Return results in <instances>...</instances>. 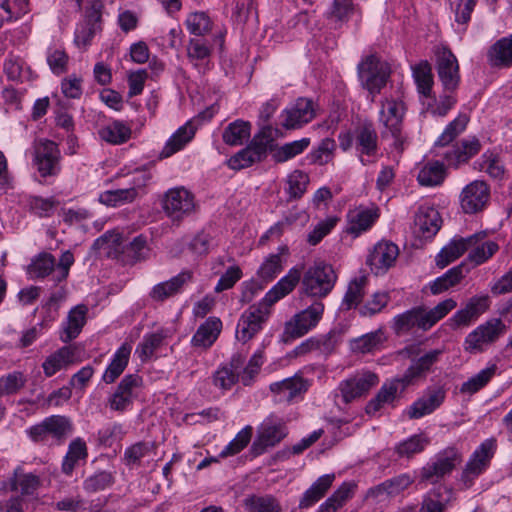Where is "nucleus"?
I'll use <instances>...</instances> for the list:
<instances>
[{"instance_id": "1", "label": "nucleus", "mask_w": 512, "mask_h": 512, "mask_svg": "<svg viewBox=\"0 0 512 512\" xmlns=\"http://www.w3.org/2000/svg\"><path fill=\"white\" fill-rule=\"evenodd\" d=\"M456 306V301L448 298L430 310H425L423 307H414L396 315L392 321V329L398 336L408 334L415 327L422 331H427Z\"/></svg>"}, {"instance_id": "2", "label": "nucleus", "mask_w": 512, "mask_h": 512, "mask_svg": "<svg viewBox=\"0 0 512 512\" xmlns=\"http://www.w3.org/2000/svg\"><path fill=\"white\" fill-rule=\"evenodd\" d=\"M380 104L378 120L384 127L382 134L384 136L390 134L394 138L395 148L402 149L405 140L402 135V126L406 112L403 96L401 94L386 96Z\"/></svg>"}, {"instance_id": "3", "label": "nucleus", "mask_w": 512, "mask_h": 512, "mask_svg": "<svg viewBox=\"0 0 512 512\" xmlns=\"http://www.w3.org/2000/svg\"><path fill=\"white\" fill-rule=\"evenodd\" d=\"M73 263L74 256L69 250L61 254L58 263L52 254L42 252L32 259L27 272L32 278H45L52 275V280L55 283H60L68 277Z\"/></svg>"}, {"instance_id": "4", "label": "nucleus", "mask_w": 512, "mask_h": 512, "mask_svg": "<svg viewBox=\"0 0 512 512\" xmlns=\"http://www.w3.org/2000/svg\"><path fill=\"white\" fill-rule=\"evenodd\" d=\"M337 275L331 265L317 263L304 274L302 288L305 294L312 297H326L333 289Z\"/></svg>"}, {"instance_id": "5", "label": "nucleus", "mask_w": 512, "mask_h": 512, "mask_svg": "<svg viewBox=\"0 0 512 512\" xmlns=\"http://www.w3.org/2000/svg\"><path fill=\"white\" fill-rule=\"evenodd\" d=\"M358 77L363 88L372 96V101L389 78L387 66L376 55H368L357 66Z\"/></svg>"}, {"instance_id": "6", "label": "nucleus", "mask_w": 512, "mask_h": 512, "mask_svg": "<svg viewBox=\"0 0 512 512\" xmlns=\"http://www.w3.org/2000/svg\"><path fill=\"white\" fill-rule=\"evenodd\" d=\"M288 435L285 421L271 414L266 417L257 429V436L251 446L255 456L263 454L268 448L279 444Z\"/></svg>"}, {"instance_id": "7", "label": "nucleus", "mask_w": 512, "mask_h": 512, "mask_svg": "<svg viewBox=\"0 0 512 512\" xmlns=\"http://www.w3.org/2000/svg\"><path fill=\"white\" fill-rule=\"evenodd\" d=\"M73 432V425L68 417L53 415L41 423L32 426L28 435L34 442L47 443L51 438L57 444L63 443Z\"/></svg>"}, {"instance_id": "8", "label": "nucleus", "mask_w": 512, "mask_h": 512, "mask_svg": "<svg viewBox=\"0 0 512 512\" xmlns=\"http://www.w3.org/2000/svg\"><path fill=\"white\" fill-rule=\"evenodd\" d=\"M217 109L214 106L209 107L206 111L198 114L197 117L187 121L184 125L179 127L166 141L163 149L160 152V158H168L173 154L181 151L195 136L201 122L203 120H210Z\"/></svg>"}, {"instance_id": "9", "label": "nucleus", "mask_w": 512, "mask_h": 512, "mask_svg": "<svg viewBox=\"0 0 512 512\" xmlns=\"http://www.w3.org/2000/svg\"><path fill=\"white\" fill-rule=\"evenodd\" d=\"M505 331L506 326L501 319L486 321L466 336L464 350L470 354L483 352L486 346L494 343Z\"/></svg>"}, {"instance_id": "10", "label": "nucleus", "mask_w": 512, "mask_h": 512, "mask_svg": "<svg viewBox=\"0 0 512 512\" xmlns=\"http://www.w3.org/2000/svg\"><path fill=\"white\" fill-rule=\"evenodd\" d=\"M163 210L172 221H180L196 210L194 195L184 187L169 189L163 199Z\"/></svg>"}, {"instance_id": "11", "label": "nucleus", "mask_w": 512, "mask_h": 512, "mask_svg": "<svg viewBox=\"0 0 512 512\" xmlns=\"http://www.w3.org/2000/svg\"><path fill=\"white\" fill-rule=\"evenodd\" d=\"M142 385V377L138 374L124 376L115 391L108 397L107 406L111 411L125 412L138 397Z\"/></svg>"}, {"instance_id": "12", "label": "nucleus", "mask_w": 512, "mask_h": 512, "mask_svg": "<svg viewBox=\"0 0 512 512\" xmlns=\"http://www.w3.org/2000/svg\"><path fill=\"white\" fill-rule=\"evenodd\" d=\"M270 315L269 306L263 304L250 306L240 316L236 327V339L246 343L259 333Z\"/></svg>"}, {"instance_id": "13", "label": "nucleus", "mask_w": 512, "mask_h": 512, "mask_svg": "<svg viewBox=\"0 0 512 512\" xmlns=\"http://www.w3.org/2000/svg\"><path fill=\"white\" fill-rule=\"evenodd\" d=\"M323 312V303L316 301L306 309L295 314L285 324L284 335L286 339H295L307 334L311 329L317 326L322 318Z\"/></svg>"}, {"instance_id": "14", "label": "nucleus", "mask_w": 512, "mask_h": 512, "mask_svg": "<svg viewBox=\"0 0 512 512\" xmlns=\"http://www.w3.org/2000/svg\"><path fill=\"white\" fill-rule=\"evenodd\" d=\"M462 461L457 449L449 447L438 453L435 459L428 462L421 470V479L430 483H437L445 476L451 474Z\"/></svg>"}, {"instance_id": "15", "label": "nucleus", "mask_w": 512, "mask_h": 512, "mask_svg": "<svg viewBox=\"0 0 512 512\" xmlns=\"http://www.w3.org/2000/svg\"><path fill=\"white\" fill-rule=\"evenodd\" d=\"M496 449V440L489 438L483 441L472 453L462 473V481L467 487L489 467Z\"/></svg>"}, {"instance_id": "16", "label": "nucleus", "mask_w": 512, "mask_h": 512, "mask_svg": "<svg viewBox=\"0 0 512 512\" xmlns=\"http://www.w3.org/2000/svg\"><path fill=\"white\" fill-rule=\"evenodd\" d=\"M355 149L363 165L372 164L378 155V135L371 122H364L354 132Z\"/></svg>"}, {"instance_id": "17", "label": "nucleus", "mask_w": 512, "mask_h": 512, "mask_svg": "<svg viewBox=\"0 0 512 512\" xmlns=\"http://www.w3.org/2000/svg\"><path fill=\"white\" fill-rule=\"evenodd\" d=\"M42 480L39 475L32 472H25L20 466L14 469L12 475L5 481L0 482V492H19L25 497L34 496L41 487Z\"/></svg>"}, {"instance_id": "18", "label": "nucleus", "mask_w": 512, "mask_h": 512, "mask_svg": "<svg viewBox=\"0 0 512 512\" xmlns=\"http://www.w3.org/2000/svg\"><path fill=\"white\" fill-rule=\"evenodd\" d=\"M443 354L441 349H433L425 352L423 355L414 357L410 366L406 369L402 377V390L418 383L426 378L427 374L432 370Z\"/></svg>"}, {"instance_id": "19", "label": "nucleus", "mask_w": 512, "mask_h": 512, "mask_svg": "<svg viewBox=\"0 0 512 512\" xmlns=\"http://www.w3.org/2000/svg\"><path fill=\"white\" fill-rule=\"evenodd\" d=\"M436 69L438 77L446 91H454L460 82L459 65L455 55L447 48H438Z\"/></svg>"}, {"instance_id": "20", "label": "nucleus", "mask_w": 512, "mask_h": 512, "mask_svg": "<svg viewBox=\"0 0 512 512\" xmlns=\"http://www.w3.org/2000/svg\"><path fill=\"white\" fill-rule=\"evenodd\" d=\"M378 382L379 378L375 373L362 371L343 380L339 384V391L343 401L347 404L365 395Z\"/></svg>"}, {"instance_id": "21", "label": "nucleus", "mask_w": 512, "mask_h": 512, "mask_svg": "<svg viewBox=\"0 0 512 512\" xmlns=\"http://www.w3.org/2000/svg\"><path fill=\"white\" fill-rule=\"evenodd\" d=\"M490 198L488 185L481 180H475L466 185L460 194V205L467 214L482 211Z\"/></svg>"}, {"instance_id": "22", "label": "nucleus", "mask_w": 512, "mask_h": 512, "mask_svg": "<svg viewBox=\"0 0 512 512\" xmlns=\"http://www.w3.org/2000/svg\"><path fill=\"white\" fill-rule=\"evenodd\" d=\"M315 115L313 101L308 98H298L282 112V126L286 129H298L312 121Z\"/></svg>"}, {"instance_id": "23", "label": "nucleus", "mask_w": 512, "mask_h": 512, "mask_svg": "<svg viewBox=\"0 0 512 512\" xmlns=\"http://www.w3.org/2000/svg\"><path fill=\"white\" fill-rule=\"evenodd\" d=\"M60 151L55 142L40 141L35 147V164L41 176H53L60 171Z\"/></svg>"}, {"instance_id": "24", "label": "nucleus", "mask_w": 512, "mask_h": 512, "mask_svg": "<svg viewBox=\"0 0 512 512\" xmlns=\"http://www.w3.org/2000/svg\"><path fill=\"white\" fill-rule=\"evenodd\" d=\"M398 255V246L383 240L373 247L367 258V264L375 274L385 273L394 265Z\"/></svg>"}, {"instance_id": "25", "label": "nucleus", "mask_w": 512, "mask_h": 512, "mask_svg": "<svg viewBox=\"0 0 512 512\" xmlns=\"http://www.w3.org/2000/svg\"><path fill=\"white\" fill-rule=\"evenodd\" d=\"M446 391L442 387H429L423 395L407 409L410 419H419L434 412L444 402Z\"/></svg>"}, {"instance_id": "26", "label": "nucleus", "mask_w": 512, "mask_h": 512, "mask_svg": "<svg viewBox=\"0 0 512 512\" xmlns=\"http://www.w3.org/2000/svg\"><path fill=\"white\" fill-rule=\"evenodd\" d=\"M378 218L379 213L377 208H367L364 206L356 207L347 214L346 232L354 237H358L363 232L368 231Z\"/></svg>"}, {"instance_id": "27", "label": "nucleus", "mask_w": 512, "mask_h": 512, "mask_svg": "<svg viewBox=\"0 0 512 512\" xmlns=\"http://www.w3.org/2000/svg\"><path fill=\"white\" fill-rule=\"evenodd\" d=\"M269 388L278 401L292 402L307 391L308 382L302 376L294 375L293 377L271 383Z\"/></svg>"}, {"instance_id": "28", "label": "nucleus", "mask_w": 512, "mask_h": 512, "mask_svg": "<svg viewBox=\"0 0 512 512\" xmlns=\"http://www.w3.org/2000/svg\"><path fill=\"white\" fill-rule=\"evenodd\" d=\"M192 280V272L185 270L178 275L172 277L168 281H164L153 286L149 293V297L156 302L164 300L180 293L185 284Z\"/></svg>"}, {"instance_id": "29", "label": "nucleus", "mask_w": 512, "mask_h": 512, "mask_svg": "<svg viewBox=\"0 0 512 512\" xmlns=\"http://www.w3.org/2000/svg\"><path fill=\"white\" fill-rule=\"evenodd\" d=\"M402 377L394 378L385 382L376 396L372 398L366 405L367 414H375L386 405L392 404L399 393H402Z\"/></svg>"}, {"instance_id": "30", "label": "nucleus", "mask_w": 512, "mask_h": 512, "mask_svg": "<svg viewBox=\"0 0 512 512\" xmlns=\"http://www.w3.org/2000/svg\"><path fill=\"white\" fill-rule=\"evenodd\" d=\"M415 233L423 238L433 237L441 227L439 212L429 206H421L415 216Z\"/></svg>"}, {"instance_id": "31", "label": "nucleus", "mask_w": 512, "mask_h": 512, "mask_svg": "<svg viewBox=\"0 0 512 512\" xmlns=\"http://www.w3.org/2000/svg\"><path fill=\"white\" fill-rule=\"evenodd\" d=\"M475 238L476 236L452 238L437 254L435 258L436 265L439 268H445L450 263L456 261L469 250V246H471V243H474Z\"/></svg>"}, {"instance_id": "32", "label": "nucleus", "mask_w": 512, "mask_h": 512, "mask_svg": "<svg viewBox=\"0 0 512 512\" xmlns=\"http://www.w3.org/2000/svg\"><path fill=\"white\" fill-rule=\"evenodd\" d=\"M101 7V3L95 1L92 4L91 10L87 12L86 21L77 26L74 42L78 47H86L90 44L95 35V25L101 19Z\"/></svg>"}, {"instance_id": "33", "label": "nucleus", "mask_w": 512, "mask_h": 512, "mask_svg": "<svg viewBox=\"0 0 512 512\" xmlns=\"http://www.w3.org/2000/svg\"><path fill=\"white\" fill-rule=\"evenodd\" d=\"M301 277V272L297 268H292L286 276L281 278L263 298V304L271 307L278 300L288 295L297 285Z\"/></svg>"}, {"instance_id": "34", "label": "nucleus", "mask_w": 512, "mask_h": 512, "mask_svg": "<svg viewBox=\"0 0 512 512\" xmlns=\"http://www.w3.org/2000/svg\"><path fill=\"white\" fill-rule=\"evenodd\" d=\"M87 311L85 305H78L69 311L66 321L62 324V342L68 343L78 337L86 323Z\"/></svg>"}, {"instance_id": "35", "label": "nucleus", "mask_w": 512, "mask_h": 512, "mask_svg": "<svg viewBox=\"0 0 512 512\" xmlns=\"http://www.w3.org/2000/svg\"><path fill=\"white\" fill-rule=\"evenodd\" d=\"M75 362V348L72 346H63L45 359L42 368L44 374L47 377H51L61 369H65Z\"/></svg>"}, {"instance_id": "36", "label": "nucleus", "mask_w": 512, "mask_h": 512, "mask_svg": "<svg viewBox=\"0 0 512 512\" xmlns=\"http://www.w3.org/2000/svg\"><path fill=\"white\" fill-rule=\"evenodd\" d=\"M222 329V322L217 317H209L201 324L192 337L194 347L207 349L217 340Z\"/></svg>"}, {"instance_id": "37", "label": "nucleus", "mask_w": 512, "mask_h": 512, "mask_svg": "<svg viewBox=\"0 0 512 512\" xmlns=\"http://www.w3.org/2000/svg\"><path fill=\"white\" fill-rule=\"evenodd\" d=\"M472 236H476L474 243L469 246V254L467 259L475 265H481L490 259L498 250L499 245L494 241H485L486 233L479 232Z\"/></svg>"}, {"instance_id": "38", "label": "nucleus", "mask_w": 512, "mask_h": 512, "mask_svg": "<svg viewBox=\"0 0 512 512\" xmlns=\"http://www.w3.org/2000/svg\"><path fill=\"white\" fill-rule=\"evenodd\" d=\"M452 497L450 488L442 485L435 487L424 496L420 512H444Z\"/></svg>"}, {"instance_id": "39", "label": "nucleus", "mask_w": 512, "mask_h": 512, "mask_svg": "<svg viewBox=\"0 0 512 512\" xmlns=\"http://www.w3.org/2000/svg\"><path fill=\"white\" fill-rule=\"evenodd\" d=\"M131 346L127 343H123L114 353L110 364L102 375V380L106 384H111L124 372L128 365Z\"/></svg>"}, {"instance_id": "40", "label": "nucleus", "mask_w": 512, "mask_h": 512, "mask_svg": "<svg viewBox=\"0 0 512 512\" xmlns=\"http://www.w3.org/2000/svg\"><path fill=\"white\" fill-rule=\"evenodd\" d=\"M412 483L413 478L409 474L404 473L371 488L368 495L376 498L383 495L394 496L407 489Z\"/></svg>"}, {"instance_id": "41", "label": "nucleus", "mask_w": 512, "mask_h": 512, "mask_svg": "<svg viewBox=\"0 0 512 512\" xmlns=\"http://www.w3.org/2000/svg\"><path fill=\"white\" fill-rule=\"evenodd\" d=\"M335 479L334 474H325L319 477L309 489H307L299 502V507L301 509L308 508L318 502L328 489L331 487L333 481Z\"/></svg>"}, {"instance_id": "42", "label": "nucleus", "mask_w": 512, "mask_h": 512, "mask_svg": "<svg viewBox=\"0 0 512 512\" xmlns=\"http://www.w3.org/2000/svg\"><path fill=\"white\" fill-rule=\"evenodd\" d=\"M355 11L356 6L352 0H332L325 12V16L334 24L335 28H340L350 19Z\"/></svg>"}, {"instance_id": "43", "label": "nucleus", "mask_w": 512, "mask_h": 512, "mask_svg": "<svg viewBox=\"0 0 512 512\" xmlns=\"http://www.w3.org/2000/svg\"><path fill=\"white\" fill-rule=\"evenodd\" d=\"M87 456L86 442L81 438L72 440L62 461V472L66 475H71L78 463L81 460H85Z\"/></svg>"}, {"instance_id": "44", "label": "nucleus", "mask_w": 512, "mask_h": 512, "mask_svg": "<svg viewBox=\"0 0 512 512\" xmlns=\"http://www.w3.org/2000/svg\"><path fill=\"white\" fill-rule=\"evenodd\" d=\"M98 134L103 141L119 145L130 139L131 128L123 121L116 120L101 127Z\"/></svg>"}, {"instance_id": "45", "label": "nucleus", "mask_w": 512, "mask_h": 512, "mask_svg": "<svg viewBox=\"0 0 512 512\" xmlns=\"http://www.w3.org/2000/svg\"><path fill=\"white\" fill-rule=\"evenodd\" d=\"M251 134V125L244 120H235L229 123L222 132L223 142L229 146L242 145L249 139Z\"/></svg>"}, {"instance_id": "46", "label": "nucleus", "mask_w": 512, "mask_h": 512, "mask_svg": "<svg viewBox=\"0 0 512 512\" xmlns=\"http://www.w3.org/2000/svg\"><path fill=\"white\" fill-rule=\"evenodd\" d=\"M491 65L509 67L512 65V35L503 37L492 45L488 52Z\"/></svg>"}, {"instance_id": "47", "label": "nucleus", "mask_w": 512, "mask_h": 512, "mask_svg": "<svg viewBox=\"0 0 512 512\" xmlns=\"http://www.w3.org/2000/svg\"><path fill=\"white\" fill-rule=\"evenodd\" d=\"M481 148L480 141L471 137L462 141L461 146L452 152L445 154V159L450 166H458L467 162L471 157L476 155Z\"/></svg>"}, {"instance_id": "48", "label": "nucleus", "mask_w": 512, "mask_h": 512, "mask_svg": "<svg viewBox=\"0 0 512 512\" xmlns=\"http://www.w3.org/2000/svg\"><path fill=\"white\" fill-rule=\"evenodd\" d=\"M497 365L490 364L486 368L479 371L467 381L463 382L460 392L463 394L473 395L484 388L496 375Z\"/></svg>"}, {"instance_id": "49", "label": "nucleus", "mask_w": 512, "mask_h": 512, "mask_svg": "<svg viewBox=\"0 0 512 512\" xmlns=\"http://www.w3.org/2000/svg\"><path fill=\"white\" fill-rule=\"evenodd\" d=\"M429 443L430 439L424 433L412 435L408 439L400 442L395 447V452L399 457L411 458L415 454L422 452Z\"/></svg>"}, {"instance_id": "50", "label": "nucleus", "mask_w": 512, "mask_h": 512, "mask_svg": "<svg viewBox=\"0 0 512 512\" xmlns=\"http://www.w3.org/2000/svg\"><path fill=\"white\" fill-rule=\"evenodd\" d=\"M463 268L464 264L457 265L435 279L430 285L432 294H440L457 285L464 278Z\"/></svg>"}, {"instance_id": "51", "label": "nucleus", "mask_w": 512, "mask_h": 512, "mask_svg": "<svg viewBox=\"0 0 512 512\" xmlns=\"http://www.w3.org/2000/svg\"><path fill=\"white\" fill-rule=\"evenodd\" d=\"M367 281V276L362 275L349 282L342 302V305L345 306L346 309L354 308L362 301L365 295Z\"/></svg>"}, {"instance_id": "52", "label": "nucleus", "mask_w": 512, "mask_h": 512, "mask_svg": "<svg viewBox=\"0 0 512 512\" xmlns=\"http://www.w3.org/2000/svg\"><path fill=\"white\" fill-rule=\"evenodd\" d=\"M244 507L248 512H282L279 502L271 495H252L244 499Z\"/></svg>"}, {"instance_id": "53", "label": "nucleus", "mask_w": 512, "mask_h": 512, "mask_svg": "<svg viewBox=\"0 0 512 512\" xmlns=\"http://www.w3.org/2000/svg\"><path fill=\"white\" fill-rule=\"evenodd\" d=\"M336 142L332 138H324L309 154L308 159L312 164L326 165L334 158Z\"/></svg>"}, {"instance_id": "54", "label": "nucleus", "mask_w": 512, "mask_h": 512, "mask_svg": "<svg viewBox=\"0 0 512 512\" xmlns=\"http://www.w3.org/2000/svg\"><path fill=\"white\" fill-rule=\"evenodd\" d=\"M419 93L429 96L433 86L432 68L428 61H421L412 68Z\"/></svg>"}, {"instance_id": "55", "label": "nucleus", "mask_w": 512, "mask_h": 512, "mask_svg": "<svg viewBox=\"0 0 512 512\" xmlns=\"http://www.w3.org/2000/svg\"><path fill=\"white\" fill-rule=\"evenodd\" d=\"M137 194L138 192L135 187L108 190L100 194L99 201L107 206H119L132 202L137 197Z\"/></svg>"}, {"instance_id": "56", "label": "nucleus", "mask_w": 512, "mask_h": 512, "mask_svg": "<svg viewBox=\"0 0 512 512\" xmlns=\"http://www.w3.org/2000/svg\"><path fill=\"white\" fill-rule=\"evenodd\" d=\"M355 485L343 483L319 508V512H336L351 497Z\"/></svg>"}, {"instance_id": "57", "label": "nucleus", "mask_w": 512, "mask_h": 512, "mask_svg": "<svg viewBox=\"0 0 512 512\" xmlns=\"http://www.w3.org/2000/svg\"><path fill=\"white\" fill-rule=\"evenodd\" d=\"M444 165L439 161L427 163L418 174V182L422 186H436L444 180Z\"/></svg>"}, {"instance_id": "58", "label": "nucleus", "mask_w": 512, "mask_h": 512, "mask_svg": "<svg viewBox=\"0 0 512 512\" xmlns=\"http://www.w3.org/2000/svg\"><path fill=\"white\" fill-rule=\"evenodd\" d=\"M309 145L310 138H302L300 140L285 143L273 153V158L279 163L286 162L301 154Z\"/></svg>"}, {"instance_id": "59", "label": "nucleus", "mask_w": 512, "mask_h": 512, "mask_svg": "<svg viewBox=\"0 0 512 512\" xmlns=\"http://www.w3.org/2000/svg\"><path fill=\"white\" fill-rule=\"evenodd\" d=\"M123 253H125L133 263L147 260L151 253V250L147 245V238L143 235L136 236L132 241L125 245Z\"/></svg>"}, {"instance_id": "60", "label": "nucleus", "mask_w": 512, "mask_h": 512, "mask_svg": "<svg viewBox=\"0 0 512 512\" xmlns=\"http://www.w3.org/2000/svg\"><path fill=\"white\" fill-rule=\"evenodd\" d=\"M468 120L469 119L465 114H461L453 121H451L436 140L435 146L444 147L451 143L460 133L465 130L468 124Z\"/></svg>"}, {"instance_id": "61", "label": "nucleus", "mask_w": 512, "mask_h": 512, "mask_svg": "<svg viewBox=\"0 0 512 512\" xmlns=\"http://www.w3.org/2000/svg\"><path fill=\"white\" fill-rule=\"evenodd\" d=\"M27 378L20 371H14L0 377V396L17 394L26 385Z\"/></svg>"}, {"instance_id": "62", "label": "nucleus", "mask_w": 512, "mask_h": 512, "mask_svg": "<svg viewBox=\"0 0 512 512\" xmlns=\"http://www.w3.org/2000/svg\"><path fill=\"white\" fill-rule=\"evenodd\" d=\"M381 342L382 332L375 331L351 340L350 348L353 352L365 354L372 352Z\"/></svg>"}, {"instance_id": "63", "label": "nucleus", "mask_w": 512, "mask_h": 512, "mask_svg": "<svg viewBox=\"0 0 512 512\" xmlns=\"http://www.w3.org/2000/svg\"><path fill=\"white\" fill-rule=\"evenodd\" d=\"M252 436V427L246 426L241 431H239L234 439L225 446V448L220 452L219 457L226 458L228 456H233L242 451L250 442Z\"/></svg>"}, {"instance_id": "64", "label": "nucleus", "mask_w": 512, "mask_h": 512, "mask_svg": "<svg viewBox=\"0 0 512 512\" xmlns=\"http://www.w3.org/2000/svg\"><path fill=\"white\" fill-rule=\"evenodd\" d=\"M164 337L162 332L145 335L136 349V353L139 355L140 359L142 361L150 359L155 350L162 344Z\"/></svg>"}]
</instances>
